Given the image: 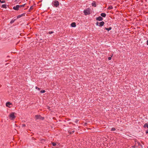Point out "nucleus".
<instances>
[{"label":"nucleus","instance_id":"1","mask_svg":"<svg viewBox=\"0 0 148 148\" xmlns=\"http://www.w3.org/2000/svg\"><path fill=\"white\" fill-rule=\"evenodd\" d=\"M84 12L85 15L89 14L90 13V9L89 8H87V9L84 10Z\"/></svg>","mask_w":148,"mask_h":148},{"label":"nucleus","instance_id":"2","mask_svg":"<svg viewBox=\"0 0 148 148\" xmlns=\"http://www.w3.org/2000/svg\"><path fill=\"white\" fill-rule=\"evenodd\" d=\"M53 6L56 7H58L59 5V2L56 0L53 1Z\"/></svg>","mask_w":148,"mask_h":148},{"label":"nucleus","instance_id":"3","mask_svg":"<svg viewBox=\"0 0 148 148\" xmlns=\"http://www.w3.org/2000/svg\"><path fill=\"white\" fill-rule=\"evenodd\" d=\"M9 117L10 118L11 120L14 119L15 118V116L14 115V113L12 112L10 114V115H9Z\"/></svg>","mask_w":148,"mask_h":148},{"label":"nucleus","instance_id":"4","mask_svg":"<svg viewBox=\"0 0 148 148\" xmlns=\"http://www.w3.org/2000/svg\"><path fill=\"white\" fill-rule=\"evenodd\" d=\"M19 8V5H17L16 6H14L13 7V9L16 10H18Z\"/></svg>","mask_w":148,"mask_h":148},{"label":"nucleus","instance_id":"5","mask_svg":"<svg viewBox=\"0 0 148 148\" xmlns=\"http://www.w3.org/2000/svg\"><path fill=\"white\" fill-rule=\"evenodd\" d=\"M96 19L97 20H98V21H102L103 20V18L100 16L98 17L97 18H96Z\"/></svg>","mask_w":148,"mask_h":148},{"label":"nucleus","instance_id":"6","mask_svg":"<svg viewBox=\"0 0 148 148\" xmlns=\"http://www.w3.org/2000/svg\"><path fill=\"white\" fill-rule=\"evenodd\" d=\"M104 23H105L103 21H101L99 23V27H102L104 25Z\"/></svg>","mask_w":148,"mask_h":148},{"label":"nucleus","instance_id":"7","mask_svg":"<svg viewBox=\"0 0 148 148\" xmlns=\"http://www.w3.org/2000/svg\"><path fill=\"white\" fill-rule=\"evenodd\" d=\"M35 118L36 119H40L41 116L40 115H37L35 116Z\"/></svg>","mask_w":148,"mask_h":148},{"label":"nucleus","instance_id":"8","mask_svg":"<svg viewBox=\"0 0 148 148\" xmlns=\"http://www.w3.org/2000/svg\"><path fill=\"white\" fill-rule=\"evenodd\" d=\"M71 26L72 27H75L76 26V23L75 22L72 23L71 24Z\"/></svg>","mask_w":148,"mask_h":148},{"label":"nucleus","instance_id":"9","mask_svg":"<svg viewBox=\"0 0 148 148\" xmlns=\"http://www.w3.org/2000/svg\"><path fill=\"white\" fill-rule=\"evenodd\" d=\"M143 127L144 128H148V123L145 124L143 126Z\"/></svg>","mask_w":148,"mask_h":148},{"label":"nucleus","instance_id":"10","mask_svg":"<svg viewBox=\"0 0 148 148\" xmlns=\"http://www.w3.org/2000/svg\"><path fill=\"white\" fill-rule=\"evenodd\" d=\"M74 131H75L73 130L72 129L70 131L69 130V133L70 134H71L73 133L74 132Z\"/></svg>","mask_w":148,"mask_h":148},{"label":"nucleus","instance_id":"11","mask_svg":"<svg viewBox=\"0 0 148 148\" xmlns=\"http://www.w3.org/2000/svg\"><path fill=\"white\" fill-rule=\"evenodd\" d=\"M101 15L102 17H105L106 16V14L105 13H102L101 14Z\"/></svg>","mask_w":148,"mask_h":148},{"label":"nucleus","instance_id":"12","mask_svg":"<svg viewBox=\"0 0 148 148\" xmlns=\"http://www.w3.org/2000/svg\"><path fill=\"white\" fill-rule=\"evenodd\" d=\"M1 7L3 8H7L6 4H3L2 5Z\"/></svg>","mask_w":148,"mask_h":148},{"label":"nucleus","instance_id":"13","mask_svg":"<svg viewBox=\"0 0 148 148\" xmlns=\"http://www.w3.org/2000/svg\"><path fill=\"white\" fill-rule=\"evenodd\" d=\"M11 104H12L10 102H7V103H6V106L7 107H9V106H10Z\"/></svg>","mask_w":148,"mask_h":148},{"label":"nucleus","instance_id":"14","mask_svg":"<svg viewBox=\"0 0 148 148\" xmlns=\"http://www.w3.org/2000/svg\"><path fill=\"white\" fill-rule=\"evenodd\" d=\"M105 29L107 30V31H109V30H110L111 29L112 27H109L108 28H105Z\"/></svg>","mask_w":148,"mask_h":148},{"label":"nucleus","instance_id":"15","mask_svg":"<svg viewBox=\"0 0 148 148\" xmlns=\"http://www.w3.org/2000/svg\"><path fill=\"white\" fill-rule=\"evenodd\" d=\"M93 6L95 7H96V2L95 1H93Z\"/></svg>","mask_w":148,"mask_h":148},{"label":"nucleus","instance_id":"16","mask_svg":"<svg viewBox=\"0 0 148 148\" xmlns=\"http://www.w3.org/2000/svg\"><path fill=\"white\" fill-rule=\"evenodd\" d=\"M113 8L112 6H110L108 7V9L109 10H111Z\"/></svg>","mask_w":148,"mask_h":148},{"label":"nucleus","instance_id":"17","mask_svg":"<svg viewBox=\"0 0 148 148\" xmlns=\"http://www.w3.org/2000/svg\"><path fill=\"white\" fill-rule=\"evenodd\" d=\"M25 4H25L23 5H19V8L22 7H24Z\"/></svg>","mask_w":148,"mask_h":148},{"label":"nucleus","instance_id":"18","mask_svg":"<svg viewBox=\"0 0 148 148\" xmlns=\"http://www.w3.org/2000/svg\"><path fill=\"white\" fill-rule=\"evenodd\" d=\"M15 21V20H12L10 22V23L11 24H12L14 22V21Z\"/></svg>","mask_w":148,"mask_h":148},{"label":"nucleus","instance_id":"19","mask_svg":"<svg viewBox=\"0 0 148 148\" xmlns=\"http://www.w3.org/2000/svg\"><path fill=\"white\" fill-rule=\"evenodd\" d=\"M115 130L116 129L114 127H112L111 130L112 131H115Z\"/></svg>","mask_w":148,"mask_h":148},{"label":"nucleus","instance_id":"20","mask_svg":"<svg viewBox=\"0 0 148 148\" xmlns=\"http://www.w3.org/2000/svg\"><path fill=\"white\" fill-rule=\"evenodd\" d=\"M33 9H34L33 6H31L30 7V9H29V10H32Z\"/></svg>","mask_w":148,"mask_h":148},{"label":"nucleus","instance_id":"21","mask_svg":"<svg viewBox=\"0 0 148 148\" xmlns=\"http://www.w3.org/2000/svg\"><path fill=\"white\" fill-rule=\"evenodd\" d=\"M52 144L53 146H55L56 145V143H54V142L52 143Z\"/></svg>","mask_w":148,"mask_h":148},{"label":"nucleus","instance_id":"22","mask_svg":"<svg viewBox=\"0 0 148 148\" xmlns=\"http://www.w3.org/2000/svg\"><path fill=\"white\" fill-rule=\"evenodd\" d=\"M45 92V90H41L40 91V92L41 93H43Z\"/></svg>","mask_w":148,"mask_h":148},{"label":"nucleus","instance_id":"23","mask_svg":"<svg viewBox=\"0 0 148 148\" xmlns=\"http://www.w3.org/2000/svg\"><path fill=\"white\" fill-rule=\"evenodd\" d=\"M0 2L1 3H3L5 2V1L4 0L1 1V0H0Z\"/></svg>","mask_w":148,"mask_h":148},{"label":"nucleus","instance_id":"24","mask_svg":"<svg viewBox=\"0 0 148 148\" xmlns=\"http://www.w3.org/2000/svg\"><path fill=\"white\" fill-rule=\"evenodd\" d=\"M54 33L53 32V31H50L49 32V34H53Z\"/></svg>","mask_w":148,"mask_h":148},{"label":"nucleus","instance_id":"25","mask_svg":"<svg viewBox=\"0 0 148 148\" xmlns=\"http://www.w3.org/2000/svg\"><path fill=\"white\" fill-rule=\"evenodd\" d=\"M112 56L111 57H109L108 58V60H111L112 59Z\"/></svg>","mask_w":148,"mask_h":148},{"label":"nucleus","instance_id":"26","mask_svg":"<svg viewBox=\"0 0 148 148\" xmlns=\"http://www.w3.org/2000/svg\"><path fill=\"white\" fill-rule=\"evenodd\" d=\"M96 25H97L99 26V23L98 22H97L96 23Z\"/></svg>","mask_w":148,"mask_h":148},{"label":"nucleus","instance_id":"27","mask_svg":"<svg viewBox=\"0 0 148 148\" xmlns=\"http://www.w3.org/2000/svg\"><path fill=\"white\" fill-rule=\"evenodd\" d=\"M145 133L146 134H148V129L146 130Z\"/></svg>","mask_w":148,"mask_h":148},{"label":"nucleus","instance_id":"28","mask_svg":"<svg viewBox=\"0 0 148 148\" xmlns=\"http://www.w3.org/2000/svg\"><path fill=\"white\" fill-rule=\"evenodd\" d=\"M23 14H21V15H19V16H18L17 18H19V17H21L22 16H23Z\"/></svg>","mask_w":148,"mask_h":148},{"label":"nucleus","instance_id":"29","mask_svg":"<svg viewBox=\"0 0 148 148\" xmlns=\"http://www.w3.org/2000/svg\"><path fill=\"white\" fill-rule=\"evenodd\" d=\"M22 127H24L25 126V125L23 124L22 125Z\"/></svg>","mask_w":148,"mask_h":148},{"label":"nucleus","instance_id":"30","mask_svg":"<svg viewBox=\"0 0 148 148\" xmlns=\"http://www.w3.org/2000/svg\"><path fill=\"white\" fill-rule=\"evenodd\" d=\"M146 44L147 45H148V40L147 41Z\"/></svg>","mask_w":148,"mask_h":148},{"label":"nucleus","instance_id":"31","mask_svg":"<svg viewBox=\"0 0 148 148\" xmlns=\"http://www.w3.org/2000/svg\"><path fill=\"white\" fill-rule=\"evenodd\" d=\"M38 88L37 86H36V87H35V88H36V89H38Z\"/></svg>","mask_w":148,"mask_h":148},{"label":"nucleus","instance_id":"32","mask_svg":"<svg viewBox=\"0 0 148 148\" xmlns=\"http://www.w3.org/2000/svg\"><path fill=\"white\" fill-rule=\"evenodd\" d=\"M38 90H40V88H38Z\"/></svg>","mask_w":148,"mask_h":148},{"label":"nucleus","instance_id":"33","mask_svg":"<svg viewBox=\"0 0 148 148\" xmlns=\"http://www.w3.org/2000/svg\"><path fill=\"white\" fill-rule=\"evenodd\" d=\"M77 122H78V121H76V122L77 123Z\"/></svg>","mask_w":148,"mask_h":148},{"label":"nucleus","instance_id":"34","mask_svg":"<svg viewBox=\"0 0 148 148\" xmlns=\"http://www.w3.org/2000/svg\"><path fill=\"white\" fill-rule=\"evenodd\" d=\"M91 5L92 6V3H91Z\"/></svg>","mask_w":148,"mask_h":148}]
</instances>
